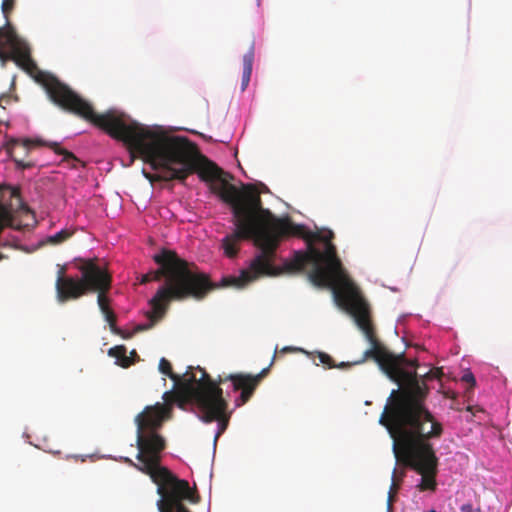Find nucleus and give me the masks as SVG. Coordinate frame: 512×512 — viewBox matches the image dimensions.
<instances>
[{
	"label": "nucleus",
	"instance_id": "obj_1",
	"mask_svg": "<svg viewBox=\"0 0 512 512\" xmlns=\"http://www.w3.org/2000/svg\"><path fill=\"white\" fill-rule=\"evenodd\" d=\"M36 80L42 84L54 104L123 142L132 160L138 156L153 170H160V173L154 175L144 172L145 177L151 182H184L193 173H197L205 182H221L219 185H213L212 190L231 207L232 223L235 227L232 233L222 239L224 254L229 258L236 257L243 240H252L259 249L249 267L243 269L239 276L224 277V286L242 287L263 276L290 273L285 269V264L294 259L297 251L282 267L274 264L280 238L302 237L307 242V249L301 251L308 252L309 244L313 245V241L322 242L316 238L317 234L324 235L330 231L311 233L304 225L295 224L289 218H277L269 209L263 208L260 191L255 185L244 184L238 189L227 183L221 177L223 171L202 155L197 144L187 137L169 135L158 127L145 126L117 110L98 114L88 101L49 73L39 72Z\"/></svg>",
	"mask_w": 512,
	"mask_h": 512
},
{
	"label": "nucleus",
	"instance_id": "obj_2",
	"mask_svg": "<svg viewBox=\"0 0 512 512\" xmlns=\"http://www.w3.org/2000/svg\"><path fill=\"white\" fill-rule=\"evenodd\" d=\"M316 238L324 244L323 250L309 244V251L296 252L294 259L285 264V269L303 272L311 265L308 272L310 282L332 290L337 304L354 318L371 345L355 364L373 359L392 381L401 386L400 390L392 391L379 422L393 439V453L397 462L421 476L417 488L420 491H435L439 459L431 440L442 436L443 426L424 404L428 394L425 381H419L417 372L402 368L403 364L414 367L416 361H407L404 354L391 353L376 337L369 306L345 271L332 243L334 233L317 234Z\"/></svg>",
	"mask_w": 512,
	"mask_h": 512
},
{
	"label": "nucleus",
	"instance_id": "obj_3",
	"mask_svg": "<svg viewBox=\"0 0 512 512\" xmlns=\"http://www.w3.org/2000/svg\"><path fill=\"white\" fill-rule=\"evenodd\" d=\"M153 260L159 265V268L147 272L146 276L150 282L160 281L164 278L165 284L149 301L151 310L146 315L150 323L140 326L139 330L150 329L160 321L171 301H182L188 298L202 300L218 286L225 287L223 281L220 285L212 283L207 274L199 271L194 263L179 257L175 251L162 249L153 256ZM229 287H233V285ZM237 289H241V287H237Z\"/></svg>",
	"mask_w": 512,
	"mask_h": 512
},
{
	"label": "nucleus",
	"instance_id": "obj_4",
	"mask_svg": "<svg viewBox=\"0 0 512 512\" xmlns=\"http://www.w3.org/2000/svg\"><path fill=\"white\" fill-rule=\"evenodd\" d=\"M164 403L157 402L154 405L146 406L144 410L135 417L137 426L136 444L138 448L135 464L132 460L126 459L141 472L150 476L157 485V494L166 495H187L196 493L186 480L177 478L170 470L160 465L161 454L166 448L165 438L158 433L166 420L172 417V408L176 401L172 397L163 394Z\"/></svg>",
	"mask_w": 512,
	"mask_h": 512
},
{
	"label": "nucleus",
	"instance_id": "obj_5",
	"mask_svg": "<svg viewBox=\"0 0 512 512\" xmlns=\"http://www.w3.org/2000/svg\"><path fill=\"white\" fill-rule=\"evenodd\" d=\"M266 373L267 369H263L257 375L235 373L227 376L219 375L216 379H212L203 368L189 366L183 375L180 389L168 391L166 396L172 397L179 408L186 410L188 405L199 404L200 395L225 398L220 385L231 381L234 391L241 390L240 396L235 400V406L240 407L250 400Z\"/></svg>",
	"mask_w": 512,
	"mask_h": 512
},
{
	"label": "nucleus",
	"instance_id": "obj_6",
	"mask_svg": "<svg viewBox=\"0 0 512 512\" xmlns=\"http://www.w3.org/2000/svg\"><path fill=\"white\" fill-rule=\"evenodd\" d=\"M77 261L80 277L67 275L64 266L57 271L55 290L58 302L65 303L90 293H97V304L99 305V299L102 297L103 305L110 306L108 292L112 286V276L108 269L99 265L97 258H80Z\"/></svg>",
	"mask_w": 512,
	"mask_h": 512
},
{
	"label": "nucleus",
	"instance_id": "obj_7",
	"mask_svg": "<svg viewBox=\"0 0 512 512\" xmlns=\"http://www.w3.org/2000/svg\"><path fill=\"white\" fill-rule=\"evenodd\" d=\"M199 404H192V411L204 423L218 422V431L215 441L227 429L230 413L228 412V401L226 398L213 397L212 395H200Z\"/></svg>",
	"mask_w": 512,
	"mask_h": 512
},
{
	"label": "nucleus",
	"instance_id": "obj_8",
	"mask_svg": "<svg viewBox=\"0 0 512 512\" xmlns=\"http://www.w3.org/2000/svg\"><path fill=\"white\" fill-rule=\"evenodd\" d=\"M0 60H13L22 69L31 72L36 64L31 59L27 44L12 27L0 31Z\"/></svg>",
	"mask_w": 512,
	"mask_h": 512
},
{
	"label": "nucleus",
	"instance_id": "obj_9",
	"mask_svg": "<svg viewBox=\"0 0 512 512\" xmlns=\"http://www.w3.org/2000/svg\"><path fill=\"white\" fill-rule=\"evenodd\" d=\"M30 212L29 207L21 198L19 187L6 184L0 186V232L5 227L20 229L14 224L15 214Z\"/></svg>",
	"mask_w": 512,
	"mask_h": 512
},
{
	"label": "nucleus",
	"instance_id": "obj_10",
	"mask_svg": "<svg viewBox=\"0 0 512 512\" xmlns=\"http://www.w3.org/2000/svg\"><path fill=\"white\" fill-rule=\"evenodd\" d=\"M187 500L193 504L199 502L200 498L196 493H187L184 495H162L157 501V508L159 512H191L184 504L183 501Z\"/></svg>",
	"mask_w": 512,
	"mask_h": 512
},
{
	"label": "nucleus",
	"instance_id": "obj_11",
	"mask_svg": "<svg viewBox=\"0 0 512 512\" xmlns=\"http://www.w3.org/2000/svg\"><path fill=\"white\" fill-rule=\"evenodd\" d=\"M31 145L32 142L30 140H13L9 144L8 152L18 168L26 169L34 166L33 162H26L24 160V156L28 154Z\"/></svg>",
	"mask_w": 512,
	"mask_h": 512
},
{
	"label": "nucleus",
	"instance_id": "obj_12",
	"mask_svg": "<svg viewBox=\"0 0 512 512\" xmlns=\"http://www.w3.org/2000/svg\"><path fill=\"white\" fill-rule=\"evenodd\" d=\"M254 61V46L252 45L247 53L243 56V74H242V83L241 89L244 91L250 81L252 74V66Z\"/></svg>",
	"mask_w": 512,
	"mask_h": 512
},
{
	"label": "nucleus",
	"instance_id": "obj_13",
	"mask_svg": "<svg viewBox=\"0 0 512 512\" xmlns=\"http://www.w3.org/2000/svg\"><path fill=\"white\" fill-rule=\"evenodd\" d=\"M159 371L167 375L170 379H172L177 385L178 389H180L181 384L183 382V377L180 378L177 374L173 373L171 363L166 358H161L159 361Z\"/></svg>",
	"mask_w": 512,
	"mask_h": 512
},
{
	"label": "nucleus",
	"instance_id": "obj_14",
	"mask_svg": "<svg viewBox=\"0 0 512 512\" xmlns=\"http://www.w3.org/2000/svg\"><path fill=\"white\" fill-rule=\"evenodd\" d=\"M404 476H405V472L404 471H401L398 474L397 469L396 468L393 469V472H392V483H391L390 490H389V495H388V503H389V505L391 504V502L393 501V498L397 494L398 489L400 487V482L402 481Z\"/></svg>",
	"mask_w": 512,
	"mask_h": 512
},
{
	"label": "nucleus",
	"instance_id": "obj_15",
	"mask_svg": "<svg viewBox=\"0 0 512 512\" xmlns=\"http://www.w3.org/2000/svg\"><path fill=\"white\" fill-rule=\"evenodd\" d=\"M126 348L124 346H115L113 348H110L109 355L117 358L121 361V365L123 367H127L130 365V361L128 360L126 356Z\"/></svg>",
	"mask_w": 512,
	"mask_h": 512
},
{
	"label": "nucleus",
	"instance_id": "obj_16",
	"mask_svg": "<svg viewBox=\"0 0 512 512\" xmlns=\"http://www.w3.org/2000/svg\"><path fill=\"white\" fill-rule=\"evenodd\" d=\"M73 235V232L68 229H62L61 231L51 235L47 238V243L57 245L68 240Z\"/></svg>",
	"mask_w": 512,
	"mask_h": 512
},
{
	"label": "nucleus",
	"instance_id": "obj_17",
	"mask_svg": "<svg viewBox=\"0 0 512 512\" xmlns=\"http://www.w3.org/2000/svg\"><path fill=\"white\" fill-rule=\"evenodd\" d=\"M50 147L54 150L55 153L64 156L63 161H66L68 163L79 162V160L76 158V156L72 152H69V151L61 148L57 143H53Z\"/></svg>",
	"mask_w": 512,
	"mask_h": 512
},
{
	"label": "nucleus",
	"instance_id": "obj_18",
	"mask_svg": "<svg viewBox=\"0 0 512 512\" xmlns=\"http://www.w3.org/2000/svg\"><path fill=\"white\" fill-rule=\"evenodd\" d=\"M317 356L322 364H324L328 368H335L336 364L334 363V360L329 354L325 352H318Z\"/></svg>",
	"mask_w": 512,
	"mask_h": 512
},
{
	"label": "nucleus",
	"instance_id": "obj_19",
	"mask_svg": "<svg viewBox=\"0 0 512 512\" xmlns=\"http://www.w3.org/2000/svg\"><path fill=\"white\" fill-rule=\"evenodd\" d=\"M14 3L15 2H2V13L5 17V20H6V28L5 29H8L10 26L9 24V20H8V16H9V13H11V11L13 10L14 8Z\"/></svg>",
	"mask_w": 512,
	"mask_h": 512
},
{
	"label": "nucleus",
	"instance_id": "obj_20",
	"mask_svg": "<svg viewBox=\"0 0 512 512\" xmlns=\"http://www.w3.org/2000/svg\"><path fill=\"white\" fill-rule=\"evenodd\" d=\"M461 380L465 383L470 384V389H472L476 385V379L471 371H466Z\"/></svg>",
	"mask_w": 512,
	"mask_h": 512
},
{
	"label": "nucleus",
	"instance_id": "obj_21",
	"mask_svg": "<svg viewBox=\"0 0 512 512\" xmlns=\"http://www.w3.org/2000/svg\"><path fill=\"white\" fill-rule=\"evenodd\" d=\"M104 318L108 322V324L110 326V329L113 332H117V326H116L117 317H116V314L113 312L111 314L105 315Z\"/></svg>",
	"mask_w": 512,
	"mask_h": 512
},
{
	"label": "nucleus",
	"instance_id": "obj_22",
	"mask_svg": "<svg viewBox=\"0 0 512 512\" xmlns=\"http://www.w3.org/2000/svg\"><path fill=\"white\" fill-rule=\"evenodd\" d=\"M441 375H442V371L440 369L436 368V369H432L429 372H427L424 375V379L425 380H431V379H434V378H440Z\"/></svg>",
	"mask_w": 512,
	"mask_h": 512
},
{
	"label": "nucleus",
	"instance_id": "obj_23",
	"mask_svg": "<svg viewBox=\"0 0 512 512\" xmlns=\"http://www.w3.org/2000/svg\"><path fill=\"white\" fill-rule=\"evenodd\" d=\"M99 309L102 312L103 316L113 313L114 311L110 308V306L103 305V298L99 299Z\"/></svg>",
	"mask_w": 512,
	"mask_h": 512
},
{
	"label": "nucleus",
	"instance_id": "obj_24",
	"mask_svg": "<svg viewBox=\"0 0 512 512\" xmlns=\"http://www.w3.org/2000/svg\"><path fill=\"white\" fill-rule=\"evenodd\" d=\"M466 410L471 412L474 416L476 415L477 412H484V410L481 407L472 405L467 406Z\"/></svg>",
	"mask_w": 512,
	"mask_h": 512
},
{
	"label": "nucleus",
	"instance_id": "obj_25",
	"mask_svg": "<svg viewBox=\"0 0 512 512\" xmlns=\"http://www.w3.org/2000/svg\"><path fill=\"white\" fill-rule=\"evenodd\" d=\"M10 102V97L8 95H1L0 96V106L1 107H5L4 104H8Z\"/></svg>",
	"mask_w": 512,
	"mask_h": 512
},
{
	"label": "nucleus",
	"instance_id": "obj_26",
	"mask_svg": "<svg viewBox=\"0 0 512 512\" xmlns=\"http://www.w3.org/2000/svg\"><path fill=\"white\" fill-rule=\"evenodd\" d=\"M462 512H474L473 507L471 504H464L461 506Z\"/></svg>",
	"mask_w": 512,
	"mask_h": 512
},
{
	"label": "nucleus",
	"instance_id": "obj_27",
	"mask_svg": "<svg viewBox=\"0 0 512 512\" xmlns=\"http://www.w3.org/2000/svg\"><path fill=\"white\" fill-rule=\"evenodd\" d=\"M351 364L349 362H341L340 364L336 365L335 367L337 368H347V367H350Z\"/></svg>",
	"mask_w": 512,
	"mask_h": 512
},
{
	"label": "nucleus",
	"instance_id": "obj_28",
	"mask_svg": "<svg viewBox=\"0 0 512 512\" xmlns=\"http://www.w3.org/2000/svg\"><path fill=\"white\" fill-rule=\"evenodd\" d=\"M148 282H150V281H149V279H148V277L146 276V273H145V274L142 275L140 283L141 284H146Z\"/></svg>",
	"mask_w": 512,
	"mask_h": 512
},
{
	"label": "nucleus",
	"instance_id": "obj_29",
	"mask_svg": "<svg viewBox=\"0 0 512 512\" xmlns=\"http://www.w3.org/2000/svg\"><path fill=\"white\" fill-rule=\"evenodd\" d=\"M260 186L262 187V191H268V188L265 184L260 183Z\"/></svg>",
	"mask_w": 512,
	"mask_h": 512
},
{
	"label": "nucleus",
	"instance_id": "obj_30",
	"mask_svg": "<svg viewBox=\"0 0 512 512\" xmlns=\"http://www.w3.org/2000/svg\"><path fill=\"white\" fill-rule=\"evenodd\" d=\"M427 512H437V511H436V510H434V509H431V510H429V511H427Z\"/></svg>",
	"mask_w": 512,
	"mask_h": 512
}]
</instances>
